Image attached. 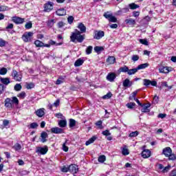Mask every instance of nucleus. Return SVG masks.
<instances>
[{
  "label": "nucleus",
  "instance_id": "1",
  "mask_svg": "<svg viewBox=\"0 0 176 176\" xmlns=\"http://www.w3.org/2000/svg\"><path fill=\"white\" fill-rule=\"evenodd\" d=\"M80 32L78 29H75L74 32L70 36V41L74 43H82L85 41V35H81Z\"/></svg>",
  "mask_w": 176,
  "mask_h": 176
},
{
  "label": "nucleus",
  "instance_id": "2",
  "mask_svg": "<svg viewBox=\"0 0 176 176\" xmlns=\"http://www.w3.org/2000/svg\"><path fill=\"white\" fill-rule=\"evenodd\" d=\"M14 105H19V99L16 96L12 97V99L7 98L4 101V106L8 109H13Z\"/></svg>",
  "mask_w": 176,
  "mask_h": 176
},
{
  "label": "nucleus",
  "instance_id": "3",
  "mask_svg": "<svg viewBox=\"0 0 176 176\" xmlns=\"http://www.w3.org/2000/svg\"><path fill=\"white\" fill-rule=\"evenodd\" d=\"M157 167L158 170H160V171L162 174H166L171 170V165H170V164H168V166H164L162 164H157Z\"/></svg>",
  "mask_w": 176,
  "mask_h": 176
},
{
  "label": "nucleus",
  "instance_id": "4",
  "mask_svg": "<svg viewBox=\"0 0 176 176\" xmlns=\"http://www.w3.org/2000/svg\"><path fill=\"white\" fill-rule=\"evenodd\" d=\"M32 36H34V32H25L23 36H22V39L25 42H32Z\"/></svg>",
  "mask_w": 176,
  "mask_h": 176
},
{
  "label": "nucleus",
  "instance_id": "5",
  "mask_svg": "<svg viewBox=\"0 0 176 176\" xmlns=\"http://www.w3.org/2000/svg\"><path fill=\"white\" fill-rule=\"evenodd\" d=\"M143 85L146 87H149V86H154L156 87V86H157V82H156V80L151 81V80L144 78L143 80Z\"/></svg>",
  "mask_w": 176,
  "mask_h": 176
},
{
  "label": "nucleus",
  "instance_id": "6",
  "mask_svg": "<svg viewBox=\"0 0 176 176\" xmlns=\"http://www.w3.org/2000/svg\"><path fill=\"white\" fill-rule=\"evenodd\" d=\"M12 21L16 25L23 24L25 21V19L17 16H14L12 17Z\"/></svg>",
  "mask_w": 176,
  "mask_h": 176
},
{
  "label": "nucleus",
  "instance_id": "7",
  "mask_svg": "<svg viewBox=\"0 0 176 176\" xmlns=\"http://www.w3.org/2000/svg\"><path fill=\"white\" fill-rule=\"evenodd\" d=\"M12 76L16 82H21L22 76L16 70H12Z\"/></svg>",
  "mask_w": 176,
  "mask_h": 176
},
{
  "label": "nucleus",
  "instance_id": "8",
  "mask_svg": "<svg viewBox=\"0 0 176 176\" xmlns=\"http://www.w3.org/2000/svg\"><path fill=\"white\" fill-rule=\"evenodd\" d=\"M53 2L48 1L44 5V12H50L53 10Z\"/></svg>",
  "mask_w": 176,
  "mask_h": 176
},
{
  "label": "nucleus",
  "instance_id": "9",
  "mask_svg": "<svg viewBox=\"0 0 176 176\" xmlns=\"http://www.w3.org/2000/svg\"><path fill=\"white\" fill-rule=\"evenodd\" d=\"M49 151V147L45 146L44 147H38L36 152L41 153V155H46Z\"/></svg>",
  "mask_w": 176,
  "mask_h": 176
},
{
  "label": "nucleus",
  "instance_id": "10",
  "mask_svg": "<svg viewBox=\"0 0 176 176\" xmlns=\"http://www.w3.org/2000/svg\"><path fill=\"white\" fill-rule=\"evenodd\" d=\"M94 39H101V38H102L104 36V35H105V34L104 33V31H95L94 32Z\"/></svg>",
  "mask_w": 176,
  "mask_h": 176
},
{
  "label": "nucleus",
  "instance_id": "11",
  "mask_svg": "<svg viewBox=\"0 0 176 176\" xmlns=\"http://www.w3.org/2000/svg\"><path fill=\"white\" fill-rule=\"evenodd\" d=\"M69 171L72 173V174H76L79 171V168L76 164H71L69 166Z\"/></svg>",
  "mask_w": 176,
  "mask_h": 176
},
{
  "label": "nucleus",
  "instance_id": "12",
  "mask_svg": "<svg viewBox=\"0 0 176 176\" xmlns=\"http://www.w3.org/2000/svg\"><path fill=\"white\" fill-rule=\"evenodd\" d=\"M151 152L149 149H144L142 152V157L143 159H148V157H151Z\"/></svg>",
  "mask_w": 176,
  "mask_h": 176
},
{
  "label": "nucleus",
  "instance_id": "13",
  "mask_svg": "<svg viewBox=\"0 0 176 176\" xmlns=\"http://www.w3.org/2000/svg\"><path fill=\"white\" fill-rule=\"evenodd\" d=\"M159 71L161 74H168L171 71V67L161 66Z\"/></svg>",
  "mask_w": 176,
  "mask_h": 176
},
{
  "label": "nucleus",
  "instance_id": "14",
  "mask_svg": "<svg viewBox=\"0 0 176 176\" xmlns=\"http://www.w3.org/2000/svg\"><path fill=\"white\" fill-rule=\"evenodd\" d=\"M106 78L109 82H115V79H116V74L115 73H109Z\"/></svg>",
  "mask_w": 176,
  "mask_h": 176
},
{
  "label": "nucleus",
  "instance_id": "15",
  "mask_svg": "<svg viewBox=\"0 0 176 176\" xmlns=\"http://www.w3.org/2000/svg\"><path fill=\"white\" fill-rule=\"evenodd\" d=\"M173 153V150L170 147H166L162 150V155L167 157L170 153Z\"/></svg>",
  "mask_w": 176,
  "mask_h": 176
},
{
  "label": "nucleus",
  "instance_id": "16",
  "mask_svg": "<svg viewBox=\"0 0 176 176\" xmlns=\"http://www.w3.org/2000/svg\"><path fill=\"white\" fill-rule=\"evenodd\" d=\"M122 86L126 88L131 87L133 82L130 81L129 78H126L122 82Z\"/></svg>",
  "mask_w": 176,
  "mask_h": 176
},
{
  "label": "nucleus",
  "instance_id": "17",
  "mask_svg": "<svg viewBox=\"0 0 176 176\" xmlns=\"http://www.w3.org/2000/svg\"><path fill=\"white\" fill-rule=\"evenodd\" d=\"M35 113L36 116H38V118H42L43 116H45V109L42 108V109H37L35 111Z\"/></svg>",
  "mask_w": 176,
  "mask_h": 176
},
{
  "label": "nucleus",
  "instance_id": "18",
  "mask_svg": "<svg viewBox=\"0 0 176 176\" xmlns=\"http://www.w3.org/2000/svg\"><path fill=\"white\" fill-rule=\"evenodd\" d=\"M97 138H98L97 136L94 135L92 136L91 138H89L86 142H85V145L86 146H89V145H90L91 144L94 143V141H96V140H97Z\"/></svg>",
  "mask_w": 176,
  "mask_h": 176
},
{
  "label": "nucleus",
  "instance_id": "19",
  "mask_svg": "<svg viewBox=\"0 0 176 176\" xmlns=\"http://www.w3.org/2000/svg\"><path fill=\"white\" fill-rule=\"evenodd\" d=\"M125 23L131 27H134V25H135V19H133L131 18L126 19Z\"/></svg>",
  "mask_w": 176,
  "mask_h": 176
},
{
  "label": "nucleus",
  "instance_id": "20",
  "mask_svg": "<svg viewBox=\"0 0 176 176\" xmlns=\"http://www.w3.org/2000/svg\"><path fill=\"white\" fill-rule=\"evenodd\" d=\"M56 14H57V16H65L67 11H65L64 8H60L56 11Z\"/></svg>",
  "mask_w": 176,
  "mask_h": 176
},
{
  "label": "nucleus",
  "instance_id": "21",
  "mask_svg": "<svg viewBox=\"0 0 176 176\" xmlns=\"http://www.w3.org/2000/svg\"><path fill=\"white\" fill-rule=\"evenodd\" d=\"M78 28L80 30V34H85L86 32V26H85V24L82 23H78Z\"/></svg>",
  "mask_w": 176,
  "mask_h": 176
},
{
  "label": "nucleus",
  "instance_id": "22",
  "mask_svg": "<svg viewBox=\"0 0 176 176\" xmlns=\"http://www.w3.org/2000/svg\"><path fill=\"white\" fill-rule=\"evenodd\" d=\"M0 81L1 82V83H3V85H6V86H8V85L10 83V78L1 77Z\"/></svg>",
  "mask_w": 176,
  "mask_h": 176
},
{
  "label": "nucleus",
  "instance_id": "23",
  "mask_svg": "<svg viewBox=\"0 0 176 176\" xmlns=\"http://www.w3.org/2000/svg\"><path fill=\"white\" fill-rule=\"evenodd\" d=\"M116 62V58L114 56H109L107 59V63H108V64H115Z\"/></svg>",
  "mask_w": 176,
  "mask_h": 176
},
{
  "label": "nucleus",
  "instance_id": "24",
  "mask_svg": "<svg viewBox=\"0 0 176 176\" xmlns=\"http://www.w3.org/2000/svg\"><path fill=\"white\" fill-rule=\"evenodd\" d=\"M149 67V63H143L140 64L137 67L138 71H140V69H145V68H148Z\"/></svg>",
  "mask_w": 176,
  "mask_h": 176
},
{
  "label": "nucleus",
  "instance_id": "25",
  "mask_svg": "<svg viewBox=\"0 0 176 176\" xmlns=\"http://www.w3.org/2000/svg\"><path fill=\"white\" fill-rule=\"evenodd\" d=\"M75 126H76V120L71 118L69 120V127L70 129H73V127H75Z\"/></svg>",
  "mask_w": 176,
  "mask_h": 176
},
{
  "label": "nucleus",
  "instance_id": "26",
  "mask_svg": "<svg viewBox=\"0 0 176 176\" xmlns=\"http://www.w3.org/2000/svg\"><path fill=\"white\" fill-rule=\"evenodd\" d=\"M166 157H168V160L171 161V162H175V160H176V155L173 153H171Z\"/></svg>",
  "mask_w": 176,
  "mask_h": 176
},
{
  "label": "nucleus",
  "instance_id": "27",
  "mask_svg": "<svg viewBox=\"0 0 176 176\" xmlns=\"http://www.w3.org/2000/svg\"><path fill=\"white\" fill-rule=\"evenodd\" d=\"M83 63H85V60H83L82 58H78L77 60H76L74 66L80 67V65H82Z\"/></svg>",
  "mask_w": 176,
  "mask_h": 176
},
{
  "label": "nucleus",
  "instance_id": "28",
  "mask_svg": "<svg viewBox=\"0 0 176 176\" xmlns=\"http://www.w3.org/2000/svg\"><path fill=\"white\" fill-rule=\"evenodd\" d=\"M47 137H48L47 133H41V142H46V141H47V140H46Z\"/></svg>",
  "mask_w": 176,
  "mask_h": 176
},
{
  "label": "nucleus",
  "instance_id": "29",
  "mask_svg": "<svg viewBox=\"0 0 176 176\" xmlns=\"http://www.w3.org/2000/svg\"><path fill=\"white\" fill-rule=\"evenodd\" d=\"M59 127H66L67 126V120H60L58 121Z\"/></svg>",
  "mask_w": 176,
  "mask_h": 176
},
{
  "label": "nucleus",
  "instance_id": "30",
  "mask_svg": "<svg viewBox=\"0 0 176 176\" xmlns=\"http://www.w3.org/2000/svg\"><path fill=\"white\" fill-rule=\"evenodd\" d=\"M25 87H26V89H28V90H30L35 87V84H34L33 82H30V83L26 82L25 85Z\"/></svg>",
  "mask_w": 176,
  "mask_h": 176
},
{
  "label": "nucleus",
  "instance_id": "31",
  "mask_svg": "<svg viewBox=\"0 0 176 176\" xmlns=\"http://www.w3.org/2000/svg\"><path fill=\"white\" fill-rule=\"evenodd\" d=\"M119 72H129V67L124 65L123 67H121L118 69Z\"/></svg>",
  "mask_w": 176,
  "mask_h": 176
},
{
  "label": "nucleus",
  "instance_id": "32",
  "mask_svg": "<svg viewBox=\"0 0 176 176\" xmlns=\"http://www.w3.org/2000/svg\"><path fill=\"white\" fill-rule=\"evenodd\" d=\"M136 72H138V69L134 68V69H128V75H134V74H136Z\"/></svg>",
  "mask_w": 176,
  "mask_h": 176
},
{
  "label": "nucleus",
  "instance_id": "33",
  "mask_svg": "<svg viewBox=\"0 0 176 176\" xmlns=\"http://www.w3.org/2000/svg\"><path fill=\"white\" fill-rule=\"evenodd\" d=\"M52 133H63V129L59 127H54L51 129Z\"/></svg>",
  "mask_w": 176,
  "mask_h": 176
},
{
  "label": "nucleus",
  "instance_id": "34",
  "mask_svg": "<svg viewBox=\"0 0 176 176\" xmlns=\"http://www.w3.org/2000/svg\"><path fill=\"white\" fill-rule=\"evenodd\" d=\"M102 134L103 135H105V138L107 141H112L113 138L111 136V133H102Z\"/></svg>",
  "mask_w": 176,
  "mask_h": 176
},
{
  "label": "nucleus",
  "instance_id": "35",
  "mask_svg": "<svg viewBox=\"0 0 176 176\" xmlns=\"http://www.w3.org/2000/svg\"><path fill=\"white\" fill-rule=\"evenodd\" d=\"M129 7L132 10H135V9H138V8H140V6L135 4V3H131L129 5Z\"/></svg>",
  "mask_w": 176,
  "mask_h": 176
},
{
  "label": "nucleus",
  "instance_id": "36",
  "mask_svg": "<svg viewBox=\"0 0 176 176\" xmlns=\"http://www.w3.org/2000/svg\"><path fill=\"white\" fill-rule=\"evenodd\" d=\"M34 45L36 46V47H43V42L39 40H36L34 41Z\"/></svg>",
  "mask_w": 176,
  "mask_h": 176
},
{
  "label": "nucleus",
  "instance_id": "37",
  "mask_svg": "<svg viewBox=\"0 0 176 176\" xmlns=\"http://www.w3.org/2000/svg\"><path fill=\"white\" fill-rule=\"evenodd\" d=\"M105 160H107V157L104 155L99 156L98 158L99 163H104Z\"/></svg>",
  "mask_w": 176,
  "mask_h": 176
},
{
  "label": "nucleus",
  "instance_id": "38",
  "mask_svg": "<svg viewBox=\"0 0 176 176\" xmlns=\"http://www.w3.org/2000/svg\"><path fill=\"white\" fill-rule=\"evenodd\" d=\"M95 124L98 127V129H100V130H102V129H104L102 120H98V122H96Z\"/></svg>",
  "mask_w": 176,
  "mask_h": 176
},
{
  "label": "nucleus",
  "instance_id": "39",
  "mask_svg": "<svg viewBox=\"0 0 176 176\" xmlns=\"http://www.w3.org/2000/svg\"><path fill=\"white\" fill-rule=\"evenodd\" d=\"M54 23H56V21H54V19L48 20L47 22V25L50 28H52V27L54 25Z\"/></svg>",
  "mask_w": 176,
  "mask_h": 176
},
{
  "label": "nucleus",
  "instance_id": "40",
  "mask_svg": "<svg viewBox=\"0 0 176 176\" xmlns=\"http://www.w3.org/2000/svg\"><path fill=\"white\" fill-rule=\"evenodd\" d=\"M139 42L142 43V45H144L145 46H148L149 45V42H148V40H146V38H140Z\"/></svg>",
  "mask_w": 176,
  "mask_h": 176
},
{
  "label": "nucleus",
  "instance_id": "41",
  "mask_svg": "<svg viewBox=\"0 0 176 176\" xmlns=\"http://www.w3.org/2000/svg\"><path fill=\"white\" fill-rule=\"evenodd\" d=\"M102 50H104V47H103L96 46L94 47V51L96 52V53L100 54V52H102Z\"/></svg>",
  "mask_w": 176,
  "mask_h": 176
},
{
  "label": "nucleus",
  "instance_id": "42",
  "mask_svg": "<svg viewBox=\"0 0 176 176\" xmlns=\"http://www.w3.org/2000/svg\"><path fill=\"white\" fill-rule=\"evenodd\" d=\"M13 148H14V151H21V144H19V143H16V144L14 145Z\"/></svg>",
  "mask_w": 176,
  "mask_h": 176
},
{
  "label": "nucleus",
  "instance_id": "43",
  "mask_svg": "<svg viewBox=\"0 0 176 176\" xmlns=\"http://www.w3.org/2000/svg\"><path fill=\"white\" fill-rule=\"evenodd\" d=\"M122 153L124 156H127V155H130V151H129L128 148H123L122 151Z\"/></svg>",
  "mask_w": 176,
  "mask_h": 176
},
{
  "label": "nucleus",
  "instance_id": "44",
  "mask_svg": "<svg viewBox=\"0 0 176 176\" xmlns=\"http://www.w3.org/2000/svg\"><path fill=\"white\" fill-rule=\"evenodd\" d=\"M91 52H93V46L89 45L86 49L87 54H91Z\"/></svg>",
  "mask_w": 176,
  "mask_h": 176
},
{
  "label": "nucleus",
  "instance_id": "45",
  "mask_svg": "<svg viewBox=\"0 0 176 176\" xmlns=\"http://www.w3.org/2000/svg\"><path fill=\"white\" fill-rule=\"evenodd\" d=\"M6 41L3 40V38H0V47H5L6 46Z\"/></svg>",
  "mask_w": 176,
  "mask_h": 176
},
{
  "label": "nucleus",
  "instance_id": "46",
  "mask_svg": "<svg viewBox=\"0 0 176 176\" xmlns=\"http://www.w3.org/2000/svg\"><path fill=\"white\" fill-rule=\"evenodd\" d=\"M142 109H141L142 112H143L144 113H148V112H151V110L149 109H148L147 107L146 106H143L142 107Z\"/></svg>",
  "mask_w": 176,
  "mask_h": 176
},
{
  "label": "nucleus",
  "instance_id": "47",
  "mask_svg": "<svg viewBox=\"0 0 176 176\" xmlns=\"http://www.w3.org/2000/svg\"><path fill=\"white\" fill-rule=\"evenodd\" d=\"M9 10V7L6 6H0V12H6Z\"/></svg>",
  "mask_w": 176,
  "mask_h": 176
},
{
  "label": "nucleus",
  "instance_id": "48",
  "mask_svg": "<svg viewBox=\"0 0 176 176\" xmlns=\"http://www.w3.org/2000/svg\"><path fill=\"white\" fill-rule=\"evenodd\" d=\"M14 89L16 91H20L21 90L22 87L21 84H16L14 87Z\"/></svg>",
  "mask_w": 176,
  "mask_h": 176
},
{
  "label": "nucleus",
  "instance_id": "49",
  "mask_svg": "<svg viewBox=\"0 0 176 176\" xmlns=\"http://www.w3.org/2000/svg\"><path fill=\"white\" fill-rule=\"evenodd\" d=\"M138 94V91H133L131 95L129 96V100H135V96H137V94Z\"/></svg>",
  "mask_w": 176,
  "mask_h": 176
},
{
  "label": "nucleus",
  "instance_id": "50",
  "mask_svg": "<svg viewBox=\"0 0 176 176\" xmlns=\"http://www.w3.org/2000/svg\"><path fill=\"white\" fill-rule=\"evenodd\" d=\"M112 97V93L109 92L107 93L106 95L103 96L102 98L104 100H109V98H111Z\"/></svg>",
  "mask_w": 176,
  "mask_h": 176
},
{
  "label": "nucleus",
  "instance_id": "51",
  "mask_svg": "<svg viewBox=\"0 0 176 176\" xmlns=\"http://www.w3.org/2000/svg\"><path fill=\"white\" fill-rule=\"evenodd\" d=\"M126 107L127 108H129V109H134V107H135V103L134 102H129L126 104Z\"/></svg>",
  "mask_w": 176,
  "mask_h": 176
},
{
  "label": "nucleus",
  "instance_id": "52",
  "mask_svg": "<svg viewBox=\"0 0 176 176\" xmlns=\"http://www.w3.org/2000/svg\"><path fill=\"white\" fill-rule=\"evenodd\" d=\"M25 28H26V30H30V28H32V22L29 21L26 23V24L25 25Z\"/></svg>",
  "mask_w": 176,
  "mask_h": 176
},
{
  "label": "nucleus",
  "instance_id": "53",
  "mask_svg": "<svg viewBox=\"0 0 176 176\" xmlns=\"http://www.w3.org/2000/svg\"><path fill=\"white\" fill-rule=\"evenodd\" d=\"M8 74V69L3 67L0 69V75H6Z\"/></svg>",
  "mask_w": 176,
  "mask_h": 176
},
{
  "label": "nucleus",
  "instance_id": "54",
  "mask_svg": "<svg viewBox=\"0 0 176 176\" xmlns=\"http://www.w3.org/2000/svg\"><path fill=\"white\" fill-rule=\"evenodd\" d=\"M104 17L107 19V20H109L111 19V16H112V14H109V12H104L103 14Z\"/></svg>",
  "mask_w": 176,
  "mask_h": 176
},
{
  "label": "nucleus",
  "instance_id": "55",
  "mask_svg": "<svg viewBox=\"0 0 176 176\" xmlns=\"http://www.w3.org/2000/svg\"><path fill=\"white\" fill-rule=\"evenodd\" d=\"M109 21L110 23H117L118 19L116 17L113 16V15L111 16V18L109 19Z\"/></svg>",
  "mask_w": 176,
  "mask_h": 176
},
{
  "label": "nucleus",
  "instance_id": "56",
  "mask_svg": "<svg viewBox=\"0 0 176 176\" xmlns=\"http://www.w3.org/2000/svg\"><path fill=\"white\" fill-rule=\"evenodd\" d=\"M62 173H68L69 171V166L67 167L65 166H63L61 168Z\"/></svg>",
  "mask_w": 176,
  "mask_h": 176
},
{
  "label": "nucleus",
  "instance_id": "57",
  "mask_svg": "<svg viewBox=\"0 0 176 176\" xmlns=\"http://www.w3.org/2000/svg\"><path fill=\"white\" fill-rule=\"evenodd\" d=\"M25 96H26L25 92L22 91V92H21V93L17 96V97H19V98L24 99V98H25Z\"/></svg>",
  "mask_w": 176,
  "mask_h": 176
},
{
  "label": "nucleus",
  "instance_id": "58",
  "mask_svg": "<svg viewBox=\"0 0 176 176\" xmlns=\"http://www.w3.org/2000/svg\"><path fill=\"white\" fill-rule=\"evenodd\" d=\"M130 9L129 8H122L121 10H119L118 12H122V13H127L128 12H129Z\"/></svg>",
  "mask_w": 176,
  "mask_h": 176
},
{
  "label": "nucleus",
  "instance_id": "59",
  "mask_svg": "<svg viewBox=\"0 0 176 176\" xmlns=\"http://www.w3.org/2000/svg\"><path fill=\"white\" fill-rule=\"evenodd\" d=\"M30 129H36V127H38V123L32 122V124H30Z\"/></svg>",
  "mask_w": 176,
  "mask_h": 176
},
{
  "label": "nucleus",
  "instance_id": "60",
  "mask_svg": "<svg viewBox=\"0 0 176 176\" xmlns=\"http://www.w3.org/2000/svg\"><path fill=\"white\" fill-rule=\"evenodd\" d=\"M67 21H68L69 24H72L74 23V16H69L67 18Z\"/></svg>",
  "mask_w": 176,
  "mask_h": 176
},
{
  "label": "nucleus",
  "instance_id": "61",
  "mask_svg": "<svg viewBox=\"0 0 176 176\" xmlns=\"http://www.w3.org/2000/svg\"><path fill=\"white\" fill-rule=\"evenodd\" d=\"M133 61H138L140 60V56L138 55H133L131 58Z\"/></svg>",
  "mask_w": 176,
  "mask_h": 176
},
{
  "label": "nucleus",
  "instance_id": "62",
  "mask_svg": "<svg viewBox=\"0 0 176 176\" xmlns=\"http://www.w3.org/2000/svg\"><path fill=\"white\" fill-rule=\"evenodd\" d=\"M69 150V148H68V146H67L65 145V143L63 144V151H64V152H68V151Z\"/></svg>",
  "mask_w": 176,
  "mask_h": 176
},
{
  "label": "nucleus",
  "instance_id": "63",
  "mask_svg": "<svg viewBox=\"0 0 176 176\" xmlns=\"http://www.w3.org/2000/svg\"><path fill=\"white\" fill-rule=\"evenodd\" d=\"M138 133H130L129 135V137H130L131 138H133L134 137H137V135H138Z\"/></svg>",
  "mask_w": 176,
  "mask_h": 176
},
{
  "label": "nucleus",
  "instance_id": "64",
  "mask_svg": "<svg viewBox=\"0 0 176 176\" xmlns=\"http://www.w3.org/2000/svg\"><path fill=\"white\" fill-rule=\"evenodd\" d=\"M169 176H176V169H173L170 173Z\"/></svg>",
  "mask_w": 176,
  "mask_h": 176
}]
</instances>
